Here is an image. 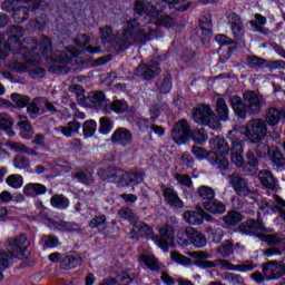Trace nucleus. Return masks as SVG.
I'll use <instances>...</instances> for the list:
<instances>
[{"instance_id":"nucleus-1","label":"nucleus","mask_w":285,"mask_h":285,"mask_svg":"<svg viewBox=\"0 0 285 285\" xmlns=\"http://www.w3.org/2000/svg\"><path fill=\"white\" fill-rule=\"evenodd\" d=\"M134 17L131 20H127L125 26L117 31V50H128L135 43L146 46L147 41L164 37V32L159 30V24L157 23L159 10L153 3L146 0H136L134 3Z\"/></svg>"},{"instance_id":"nucleus-2","label":"nucleus","mask_w":285,"mask_h":285,"mask_svg":"<svg viewBox=\"0 0 285 285\" xmlns=\"http://www.w3.org/2000/svg\"><path fill=\"white\" fill-rule=\"evenodd\" d=\"M10 32L11 35L4 43V49L0 48V61L8 57V52L22 55L23 61H27L28 63L35 61V55H37L35 50L39 48V41L33 37H27L21 42V37H23L26 31L20 26H12Z\"/></svg>"},{"instance_id":"nucleus-3","label":"nucleus","mask_w":285,"mask_h":285,"mask_svg":"<svg viewBox=\"0 0 285 285\" xmlns=\"http://www.w3.org/2000/svg\"><path fill=\"white\" fill-rule=\"evenodd\" d=\"M242 132L237 129L229 131L232 141V163L237 168H242L245 175H255L259 168V160L255 157L253 150L247 151L246 160L244 159V140L240 139Z\"/></svg>"},{"instance_id":"nucleus-4","label":"nucleus","mask_w":285,"mask_h":285,"mask_svg":"<svg viewBox=\"0 0 285 285\" xmlns=\"http://www.w3.org/2000/svg\"><path fill=\"white\" fill-rule=\"evenodd\" d=\"M232 108L238 119H246V115H259L264 99L254 90H248L242 97L233 96L230 98Z\"/></svg>"},{"instance_id":"nucleus-5","label":"nucleus","mask_w":285,"mask_h":285,"mask_svg":"<svg viewBox=\"0 0 285 285\" xmlns=\"http://www.w3.org/2000/svg\"><path fill=\"white\" fill-rule=\"evenodd\" d=\"M7 252H0V268H10V259L14 257H28V247L30 246V240L26 234H20L19 236L8 238L6 242Z\"/></svg>"},{"instance_id":"nucleus-6","label":"nucleus","mask_w":285,"mask_h":285,"mask_svg":"<svg viewBox=\"0 0 285 285\" xmlns=\"http://www.w3.org/2000/svg\"><path fill=\"white\" fill-rule=\"evenodd\" d=\"M191 118L196 124L200 126H208L212 130H219L222 122L219 118L213 111V108L208 105H199L193 110Z\"/></svg>"},{"instance_id":"nucleus-7","label":"nucleus","mask_w":285,"mask_h":285,"mask_svg":"<svg viewBox=\"0 0 285 285\" xmlns=\"http://www.w3.org/2000/svg\"><path fill=\"white\" fill-rule=\"evenodd\" d=\"M268 135V125L262 118H254L249 120L245 128V137L249 144H259L264 141Z\"/></svg>"},{"instance_id":"nucleus-8","label":"nucleus","mask_w":285,"mask_h":285,"mask_svg":"<svg viewBox=\"0 0 285 285\" xmlns=\"http://www.w3.org/2000/svg\"><path fill=\"white\" fill-rule=\"evenodd\" d=\"M177 238L179 239V244H181V246L193 244V246H196V248H204V246L207 244L206 236L190 226L179 229L177 233Z\"/></svg>"},{"instance_id":"nucleus-9","label":"nucleus","mask_w":285,"mask_h":285,"mask_svg":"<svg viewBox=\"0 0 285 285\" xmlns=\"http://www.w3.org/2000/svg\"><path fill=\"white\" fill-rule=\"evenodd\" d=\"M262 272L266 282L285 277V256L282 261H267L262 264Z\"/></svg>"},{"instance_id":"nucleus-10","label":"nucleus","mask_w":285,"mask_h":285,"mask_svg":"<svg viewBox=\"0 0 285 285\" xmlns=\"http://www.w3.org/2000/svg\"><path fill=\"white\" fill-rule=\"evenodd\" d=\"M160 63L161 60L159 57H154L147 63H140L134 71V75L142 77L145 81H150V79H155V77L161 75V68H159Z\"/></svg>"},{"instance_id":"nucleus-11","label":"nucleus","mask_w":285,"mask_h":285,"mask_svg":"<svg viewBox=\"0 0 285 285\" xmlns=\"http://www.w3.org/2000/svg\"><path fill=\"white\" fill-rule=\"evenodd\" d=\"M183 217L186 224H190L191 226H202V224H204V219L209 224H217L215 217L202 207H197L195 210H186L183 214Z\"/></svg>"},{"instance_id":"nucleus-12","label":"nucleus","mask_w":285,"mask_h":285,"mask_svg":"<svg viewBox=\"0 0 285 285\" xmlns=\"http://www.w3.org/2000/svg\"><path fill=\"white\" fill-rule=\"evenodd\" d=\"M190 124H188V120L180 119L174 125L171 139L175 144L181 146V144L190 141Z\"/></svg>"},{"instance_id":"nucleus-13","label":"nucleus","mask_w":285,"mask_h":285,"mask_svg":"<svg viewBox=\"0 0 285 285\" xmlns=\"http://www.w3.org/2000/svg\"><path fill=\"white\" fill-rule=\"evenodd\" d=\"M40 50L42 52V57L47 61H58L59 63H68L70 61V57L66 55V52L59 51V53L55 55L52 53V40H50L49 37H43L41 42H40Z\"/></svg>"},{"instance_id":"nucleus-14","label":"nucleus","mask_w":285,"mask_h":285,"mask_svg":"<svg viewBox=\"0 0 285 285\" xmlns=\"http://www.w3.org/2000/svg\"><path fill=\"white\" fill-rule=\"evenodd\" d=\"M229 185L238 197H248L252 193L250 188H248V180L237 171L229 175Z\"/></svg>"},{"instance_id":"nucleus-15","label":"nucleus","mask_w":285,"mask_h":285,"mask_svg":"<svg viewBox=\"0 0 285 285\" xmlns=\"http://www.w3.org/2000/svg\"><path fill=\"white\" fill-rule=\"evenodd\" d=\"M217 266H222L224 271H238V273H250L252 271H255L257 267V264L250 262V261H245L242 264L234 265L227 259H216Z\"/></svg>"},{"instance_id":"nucleus-16","label":"nucleus","mask_w":285,"mask_h":285,"mask_svg":"<svg viewBox=\"0 0 285 285\" xmlns=\"http://www.w3.org/2000/svg\"><path fill=\"white\" fill-rule=\"evenodd\" d=\"M110 141L116 146L127 148V146H130V144H132V132L126 127H119L112 132Z\"/></svg>"},{"instance_id":"nucleus-17","label":"nucleus","mask_w":285,"mask_h":285,"mask_svg":"<svg viewBox=\"0 0 285 285\" xmlns=\"http://www.w3.org/2000/svg\"><path fill=\"white\" fill-rule=\"evenodd\" d=\"M163 197L171 208L181 209L184 208V202L179 198V194L173 187H166V185H161Z\"/></svg>"},{"instance_id":"nucleus-18","label":"nucleus","mask_w":285,"mask_h":285,"mask_svg":"<svg viewBox=\"0 0 285 285\" xmlns=\"http://www.w3.org/2000/svg\"><path fill=\"white\" fill-rule=\"evenodd\" d=\"M159 235L160 236L154 237V239L158 242V246H160L163 250H168V246H170L175 239V228L170 225H166L159 229Z\"/></svg>"},{"instance_id":"nucleus-19","label":"nucleus","mask_w":285,"mask_h":285,"mask_svg":"<svg viewBox=\"0 0 285 285\" xmlns=\"http://www.w3.org/2000/svg\"><path fill=\"white\" fill-rule=\"evenodd\" d=\"M282 121L285 124V107L277 109L275 107H271L265 112V124H268L271 128H275Z\"/></svg>"},{"instance_id":"nucleus-20","label":"nucleus","mask_w":285,"mask_h":285,"mask_svg":"<svg viewBox=\"0 0 285 285\" xmlns=\"http://www.w3.org/2000/svg\"><path fill=\"white\" fill-rule=\"evenodd\" d=\"M240 228H243L244 233H266V226H264V219H262V213L257 212V219L249 218L245 220Z\"/></svg>"},{"instance_id":"nucleus-21","label":"nucleus","mask_w":285,"mask_h":285,"mask_svg":"<svg viewBox=\"0 0 285 285\" xmlns=\"http://www.w3.org/2000/svg\"><path fill=\"white\" fill-rule=\"evenodd\" d=\"M99 175L102 176V179H107V181H111L114 184H124L126 171L120 168L107 167L99 171Z\"/></svg>"},{"instance_id":"nucleus-22","label":"nucleus","mask_w":285,"mask_h":285,"mask_svg":"<svg viewBox=\"0 0 285 285\" xmlns=\"http://www.w3.org/2000/svg\"><path fill=\"white\" fill-rule=\"evenodd\" d=\"M203 208L210 215H224L226 213V204L215 197L209 202H204Z\"/></svg>"},{"instance_id":"nucleus-23","label":"nucleus","mask_w":285,"mask_h":285,"mask_svg":"<svg viewBox=\"0 0 285 285\" xmlns=\"http://www.w3.org/2000/svg\"><path fill=\"white\" fill-rule=\"evenodd\" d=\"M208 161L216 170H228V158L224 155H217L215 151H209Z\"/></svg>"},{"instance_id":"nucleus-24","label":"nucleus","mask_w":285,"mask_h":285,"mask_svg":"<svg viewBox=\"0 0 285 285\" xmlns=\"http://www.w3.org/2000/svg\"><path fill=\"white\" fill-rule=\"evenodd\" d=\"M128 102L126 100H114L109 105L104 106L105 115H110V112H116V115H124L128 112Z\"/></svg>"},{"instance_id":"nucleus-25","label":"nucleus","mask_w":285,"mask_h":285,"mask_svg":"<svg viewBox=\"0 0 285 285\" xmlns=\"http://www.w3.org/2000/svg\"><path fill=\"white\" fill-rule=\"evenodd\" d=\"M48 193V187L40 183H29L23 187L26 197H39Z\"/></svg>"},{"instance_id":"nucleus-26","label":"nucleus","mask_w":285,"mask_h":285,"mask_svg":"<svg viewBox=\"0 0 285 285\" xmlns=\"http://www.w3.org/2000/svg\"><path fill=\"white\" fill-rule=\"evenodd\" d=\"M157 92L168 95L173 90V76L169 72L163 73L156 81Z\"/></svg>"},{"instance_id":"nucleus-27","label":"nucleus","mask_w":285,"mask_h":285,"mask_svg":"<svg viewBox=\"0 0 285 285\" xmlns=\"http://www.w3.org/2000/svg\"><path fill=\"white\" fill-rule=\"evenodd\" d=\"M209 144L212 150L218 153V155L226 156L230 153V145H228V141L224 137L216 136Z\"/></svg>"},{"instance_id":"nucleus-28","label":"nucleus","mask_w":285,"mask_h":285,"mask_svg":"<svg viewBox=\"0 0 285 285\" xmlns=\"http://www.w3.org/2000/svg\"><path fill=\"white\" fill-rule=\"evenodd\" d=\"M77 266H81V256H79V254H67L60 261V268H62V271H72V268H77Z\"/></svg>"},{"instance_id":"nucleus-29","label":"nucleus","mask_w":285,"mask_h":285,"mask_svg":"<svg viewBox=\"0 0 285 285\" xmlns=\"http://www.w3.org/2000/svg\"><path fill=\"white\" fill-rule=\"evenodd\" d=\"M266 17H264L262 13H256L254 16V20L249 21V26L254 28L255 32H259V35H265L268 37L271 35V31L268 28L264 27L267 23Z\"/></svg>"},{"instance_id":"nucleus-30","label":"nucleus","mask_w":285,"mask_h":285,"mask_svg":"<svg viewBox=\"0 0 285 285\" xmlns=\"http://www.w3.org/2000/svg\"><path fill=\"white\" fill-rule=\"evenodd\" d=\"M100 32V39L104 45L106 43H112L115 50L117 52H124L126 49H117V33L116 37L112 35V27L110 26H105L104 28L99 29Z\"/></svg>"},{"instance_id":"nucleus-31","label":"nucleus","mask_w":285,"mask_h":285,"mask_svg":"<svg viewBox=\"0 0 285 285\" xmlns=\"http://www.w3.org/2000/svg\"><path fill=\"white\" fill-rule=\"evenodd\" d=\"M269 159L272 161V167L277 173L284 170L285 158L284 154L277 147H272V154H269Z\"/></svg>"},{"instance_id":"nucleus-32","label":"nucleus","mask_w":285,"mask_h":285,"mask_svg":"<svg viewBox=\"0 0 285 285\" xmlns=\"http://www.w3.org/2000/svg\"><path fill=\"white\" fill-rule=\"evenodd\" d=\"M199 28L202 31L200 40L203 43L206 41H210V37H213V20L210 18L200 19Z\"/></svg>"},{"instance_id":"nucleus-33","label":"nucleus","mask_w":285,"mask_h":285,"mask_svg":"<svg viewBox=\"0 0 285 285\" xmlns=\"http://www.w3.org/2000/svg\"><path fill=\"white\" fill-rule=\"evenodd\" d=\"M87 101L90 104L91 108H101L106 104V94L104 91H92L87 97Z\"/></svg>"},{"instance_id":"nucleus-34","label":"nucleus","mask_w":285,"mask_h":285,"mask_svg":"<svg viewBox=\"0 0 285 285\" xmlns=\"http://www.w3.org/2000/svg\"><path fill=\"white\" fill-rule=\"evenodd\" d=\"M258 178L261 183L265 186V188H269V190H274L277 186V179L273 176V173L268 170H262L258 174Z\"/></svg>"},{"instance_id":"nucleus-35","label":"nucleus","mask_w":285,"mask_h":285,"mask_svg":"<svg viewBox=\"0 0 285 285\" xmlns=\"http://www.w3.org/2000/svg\"><path fill=\"white\" fill-rule=\"evenodd\" d=\"M50 205L58 210H66L70 206V199L63 194H56L50 198Z\"/></svg>"},{"instance_id":"nucleus-36","label":"nucleus","mask_w":285,"mask_h":285,"mask_svg":"<svg viewBox=\"0 0 285 285\" xmlns=\"http://www.w3.org/2000/svg\"><path fill=\"white\" fill-rule=\"evenodd\" d=\"M216 115L220 121H228L229 110L224 98H217L216 100Z\"/></svg>"},{"instance_id":"nucleus-37","label":"nucleus","mask_w":285,"mask_h":285,"mask_svg":"<svg viewBox=\"0 0 285 285\" xmlns=\"http://www.w3.org/2000/svg\"><path fill=\"white\" fill-rule=\"evenodd\" d=\"M124 179L125 186H137L144 181V175L139 171H125Z\"/></svg>"},{"instance_id":"nucleus-38","label":"nucleus","mask_w":285,"mask_h":285,"mask_svg":"<svg viewBox=\"0 0 285 285\" xmlns=\"http://www.w3.org/2000/svg\"><path fill=\"white\" fill-rule=\"evenodd\" d=\"M190 139L198 146H204L208 141V134L204 128H195L190 130Z\"/></svg>"},{"instance_id":"nucleus-39","label":"nucleus","mask_w":285,"mask_h":285,"mask_svg":"<svg viewBox=\"0 0 285 285\" xmlns=\"http://www.w3.org/2000/svg\"><path fill=\"white\" fill-rule=\"evenodd\" d=\"M14 125V121L12 120V117L8 114H0V128L1 130H4L9 137H14V131L12 130V126Z\"/></svg>"},{"instance_id":"nucleus-40","label":"nucleus","mask_w":285,"mask_h":285,"mask_svg":"<svg viewBox=\"0 0 285 285\" xmlns=\"http://www.w3.org/2000/svg\"><path fill=\"white\" fill-rule=\"evenodd\" d=\"M30 12H32V10H30L29 7H17L16 10H13L12 18L16 23H23V21H28Z\"/></svg>"},{"instance_id":"nucleus-41","label":"nucleus","mask_w":285,"mask_h":285,"mask_svg":"<svg viewBox=\"0 0 285 285\" xmlns=\"http://www.w3.org/2000/svg\"><path fill=\"white\" fill-rule=\"evenodd\" d=\"M134 228L146 239H155V232L148 224L138 220L135 223Z\"/></svg>"},{"instance_id":"nucleus-42","label":"nucleus","mask_w":285,"mask_h":285,"mask_svg":"<svg viewBox=\"0 0 285 285\" xmlns=\"http://www.w3.org/2000/svg\"><path fill=\"white\" fill-rule=\"evenodd\" d=\"M243 219L244 216L237 210H229L227 215L223 216V222L226 226H237Z\"/></svg>"},{"instance_id":"nucleus-43","label":"nucleus","mask_w":285,"mask_h":285,"mask_svg":"<svg viewBox=\"0 0 285 285\" xmlns=\"http://www.w3.org/2000/svg\"><path fill=\"white\" fill-rule=\"evenodd\" d=\"M115 128V120L109 117H100L98 131L100 135H110Z\"/></svg>"},{"instance_id":"nucleus-44","label":"nucleus","mask_w":285,"mask_h":285,"mask_svg":"<svg viewBox=\"0 0 285 285\" xmlns=\"http://www.w3.org/2000/svg\"><path fill=\"white\" fill-rule=\"evenodd\" d=\"M60 131L65 137H72V132L79 134L81 124L77 120L69 121L67 126H60Z\"/></svg>"},{"instance_id":"nucleus-45","label":"nucleus","mask_w":285,"mask_h":285,"mask_svg":"<svg viewBox=\"0 0 285 285\" xmlns=\"http://www.w3.org/2000/svg\"><path fill=\"white\" fill-rule=\"evenodd\" d=\"M198 197L203 199L204 202H210L212 199H215V189L213 187L202 185L196 190Z\"/></svg>"},{"instance_id":"nucleus-46","label":"nucleus","mask_w":285,"mask_h":285,"mask_svg":"<svg viewBox=\"0 0 285 285\" xmlns=\"http://www.w3.org/2000/svg\"><path fill=\"white\" fill-rule=\"evenodd\" d=\"M140 261L145 266H147V268H149V271H159V261H157V257L154 255L142 254L140 256Z\"/></svg>"},{"instance_id":"nucleus-47","label":"nucleus","mask_w":285,"mask_h":285,"mask_svg":"<svg viewBox=\"0 0 285 285\" xmlns=\"http://www.w3.org/2000/svg\"><path fill=\"white\" fill-rule=\"evenodd\" d=\"M8 148L10 150H14L16 153H24L26 155L37 156V151L26 145L19 142H7Z\"/></svg>"},{"instance_id":"nucleus-48","label":"nucleus","mask_w":285,"mask_h":285,"mask_svg":"<svg viewBox=\"0 0 285 285\" xmlns=\"http://www.w3.org/2000/svg\"><path fill=\"white\" fill-rule=\"evenodd\" d=\"M218 255L223 257H230L235 253V249L233 248V240H225L222 245L217 247Z\"/></svg>"},{"instance_id":"nucleus-49","label":"nucleus","mask_w":285,"mask_h":285,"mask_svg":"<svg viewBox=\"0 0 285 285\" xmlns=\"http://www.w3.org/2000/svg\"><path fill=\"white\" fill-rule=\"evenodd\" d=\"M118 215L119 217H121V219H126L127 222L134 224V226L138 222L137 215L135 214V212H132V209H130V207H122L118 210Z\"/></svg>"},{"instance_id":"nucleus-50","label":"nucleus","mask_w":285,"mask_h":285,"mask_svg":"<svg viewBox=\"0 0 285 285\" xmlns=\"http://www.w3.org/2000/svg\"><path fill=\"white\" fill-rule=\"evenodd\" d=\"M11 100L13 101L16 108H26L30 104V97L20 94H12Z\"/></svg>"},{"instance_id":"nucleus-51","label":"nucleus","mask_w":285,"mask_h":285,"mask_svg":"<svg viewBox=\"0 0 285 285\" xmlns=\"http://www.w3.org/2000/svg\"><path fill=\"white\" fill-rule=\"evenodd\" d=\"M273 147H269L266 142H257L256 148H253L252 151L256 153L257 157H266L268 155L271 157Z\"/></svg>"},{"instance_id":"nucleus-52","label":"nucleus","mask_w":285,"mask_h":285,"mask_svg":"<svg viewBox=\"0 0 285 285\" xmlns=\"http://www.w3.org/2000/svg\"><path fill=\"white\" fill-rule=\"evenodd\" d=\"M40 244L43 246V248H57L59 245V238L52 235H43Z\"/></svg>"},{"instance_id":"nucleus-53","label":"nucleus","mask_w":285,"mask_h":285,"mask_svg":"<svg viewBox=\"0 0 285 285\" xmlns=\"http://www.w3.org/2000/svg\"><path fill=\"white\" fill-rule=\"evenodd\" d=\"M8 186H10L11 188H21V186H23V176L19 175V174H13V175H9L6 179Z\"/></svg>"},{"instance_id":"nucleus-54","label":"nucleus","mask_w":285,"mask_h":285,"mask_svg":"<svg viewBox=\"0 0 285 285\" xmlns=\"http://www.w3.org/2000/svg\"><path fill=\"white\" fill-rule=\"evenodd\" d=\"M27 115H29L30 119H37L41 115V108L37 104V98L27 105Z\"/></svg>"},{"instance_id":"nucleus-55","label":"nucleus","mask_w":285,"mask_h":285,"mask_svg":"<svg viewBox=\"0 0 285 285\" xmlns=\"http://www.w3.org/2000/svg\"><path fill=\"white\" fill-rule=\"evenodd\" d=\"M13 166L19 170H23V168H30V158L19 154L13 158Z\"/></svg>"},{"instance_id":"nucleus-56","label":"nucleus","mask_w":285,"mask_h":285,"mask_svg":"<svg viewBox=\"0 0 285 285\" xmlns=\"http://www.w3.org/2000/svg\"><path fill=\"white\" fill-rule=\"evenodd\" d=\"M82 131L85 137H94L95 132H97V121L86 120L82 125Z\"/></svg>"},{"instance_id":"nucleus-57","label":"nucleus","mask_w":285,"mask_h":285,"mask_svg":"<svg viewBox=\"0 0 285 285\" xmlns=\"http://www.w3.org/2000/svg\"><path fill=\"white\" fill-rule=\"evenodd\" d=\"M268 60L261 58L258 56H248L247 57V66L248 68H262V66H266Z\"/></svg>"},{"instance_id":"nucleus-58","label":"nucleus","mask_w":285,"mask_h":285,"mask_svg":"<svg viewBox=\"0 0 285 285\" xmlns=\"http://www.w3.org/2000/svg\"><path fill=\"white\" fill-rule=\"evenodd\" d=\"M282 234H265L263 235V242L268 246H279L282 244Z\"/></svg>"},{"instance_id":"nucleus-59","label":"nucleus","mask_w":285,"mask_h":285,"mask_svg":"<svg viewBox=\"0 0 285 285\" xmlns=\"http://www.w3.org/2000/svg\"><path fill=\"white\" fill-rule=\"evenodd\" d=\"M56 226L58 228H61L62 230H66L67 233H77L79 230V224L66 220H60L56 223Z\"/></svg>"},{"instance_id":"nucleus-60","label":"nucleus","mask_w":285,"mask_h":285,"mask_svg":"<svg viewBox=\"0 0 285 285\" xmlns=\"http://www.w3.org/2000/svg\"><path fill=\"white\" fill-rule=\"evenodd\" d=\"M191 153L195 155L196 158L199 159V161L207 159L208 161V156L210 155V151L206 150L204 147H199L197 145H194L191 147Z\"/></svg>"},{"instance_id":"nucleus-61","label":"nucleus","mask_w":285,"mask_h":285,"mask_svg":"<svg viewBox=\"0 0 285 285\" xmlns=\"http://www.w3.org/2000/svg\"><path fill=\"white\" fill-rule=\"evenodd\" d=\"M76 179L80 181V184H85V186H90L95 181L92 174H86L83 170L76 173Z\"/></svg>"},{"instance_id":"nucleus-62","label":"nucleus","mask_w":285,"mask_h":285,"mask_svg":"<svg viewBox=\"0 0 285 285\" xmlns=\"http://www.w3.org/2000/svg\"><path fill=\"white\" fill-rule=\"evenodd\" d=\"M175 179L185 188H193V179L186 174H175Z\"/></svg>"},{"instance_id":"nucleus-63","label":"nucleus","mask_w":285,"mask_h":285,"mask_svg":"<svg viewBox=\"0 0 285 285\" xmlns=\"http://www.w3.org/2000/svg\"><path fill=\"white\" fill-rule=\"evenodd\" d=\"M89 226L91 228H106V226H107L106 215L95 216L90 220Z\"/></svg>"},{"instance_id":"nucleus-64","label":"nucleus","mask_w":285,"mask_h":285,"mask_svg":"<svg viewBox=\"0 0 285 285\" xmlns=\"http://www.w3.org/2000/svg\"><path fill=\"white\" fill-rule=\"evenodd\" d=\"M73 43L77 48H85V46L90 43V37L86 33H80L75 38Z\"/></svg>"}]
</instances>
